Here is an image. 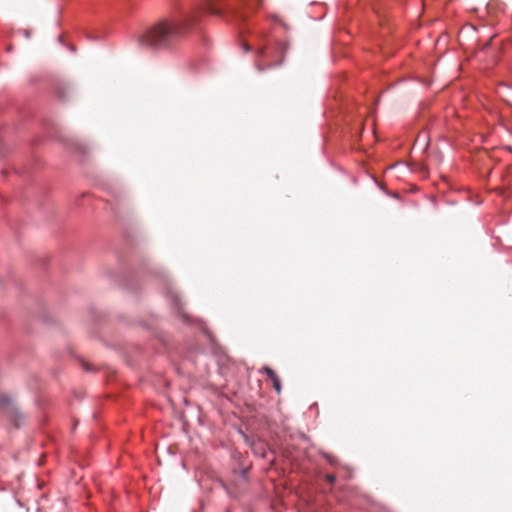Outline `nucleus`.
Here are the masks:
<instances>
[{
  "instance_id": "423d86ee",
  "label": "nucleus",
  "mask_w": 512,
  "mask_h": 512,
  "mask_svg": "<svg viewBox=\"0 0 512 512\" xmlns=\"http://www.w3.org/2000/svg\"><path fill=\"white\" fill-rule=\"evenodd\" d=\"M326 480L329 482V483H334L335 481V476L332 475V474H328L326 475Z\"/></svg>"
},
{
  "instance_id": "9b49d317",
  "label": "nucleus",
  "mask_w": 512,
  "mask_h": 512,
  "mask_svg": "<svg viewBox=\"0 0 512 512\" xmlns=\"http://www.w3.org/2000/svg\"><path fill=\"white\" fill-rule=\"evenodd\" d=\"M73 429H75V427L77 426L78 424V420L76 418H73Z\"/></svg>"
},
{
  "instance_id": "7ed1b4c3",
  "label": "nucleus",
  "mask_w": 512,
  "mask_h": 512,
  "mask_svg": "<svg viewBox=\"0 0 512 512\" xmlns=\"http://www.w3.org/2000/svg\"><path fill=\"white\" fill-rule=\"evenodd\" d=\"M264 373L268 376V378L272 381L274 389L277 391V393L281 392V381L278 375L275 373L273 369L270 367H264L263 368Z\"/></svg>"
},
{
  "instance_id": "9d476101",
  "label": "nucleus",
  "mask_w": 512,
  "mask_h": 512,
  "mask_svg": "<svg viewBox=\"0 0 512 512\" xmlns=\"http://www.w3.org/2000/svg\"><path fill=\"white\" fill-rule=\"evenodd\" d=\"M43 321H45L46 323H50V320L47 318V315L46 314H43Z\"/></svg>"
},
{
  "instance_id": "f03ea898",
  "label": "nucleus",
  "mask_w": 512,
  "mask_h": 512,
  "mask_svg": "<svg viewBox=\"0 0 512 512\" xmlns=\"http://www.w3.org/2000/svg\"><path fill=\"white\" fill-rule=\"evenodd\" d=\"M0 408L1 409H6V408L10 409L15 426H19V423L16 420L17 419H21L22 418V414L13 405V401H12L11 397H9L7 395L0 394Z\"/></svg>"
},
{
  "instance_id": "6e6552de",
  "label": "nucleus",
  "mask_w": 512,
  "mask_h": 512,
  "mask_svg": "<svg viewBox=\"0 0 512 512\" xmlns=\"http://www.w3.org/2000/svg\"><path fill=\"white\" fill-rule=\"evenodd\" d=\"M67 46L72 52H76V47L74 45L68 44Z\"/></svg>"
},
{
  "instance_id": "ddd939ff",
  "label": "nucleus",
  "mask_w": 512,
  "mask_h": 512,
  "mask_svg": "<svg viewBox=\"0 0 512 512\" xmlns=\"http://www.w3.org/2000/svg\"><path fill=\"white\" fill-rule=\"evenodd\" d=\"M264 51H265L264 48H260L259 51H258L259 55L263 56L264 55Z\"/></svg>"
},
{
  "instance_id": "0eeeda50",
  "label": "nucleus",
  "mask_w": 512,
  "mask_h": 512,
  "mask_svg": "<svg viewBox=\"0 0 512 512\" xmlns=\"http://www.w3.org/2000/svg\"><path fill=\"white\" fill-rule=\"evenodd\" d=\"M23 33H24V36H25L27 39H29V38L31 37V34H30V32H29L28 30H24V31H23Z\"/></svg>"
},
{
  "instance_id": "1a4fd4ad",
  "label": "nucleus",
  "mask_w": 512,
  "mask_h": 512,
  "mask_svg": "<svg viewBox=\"0 0 512 512\" xmlns=\"http://www.w3.org/2000/svg\"><path fill=\"white\" fill-rule=\"evenodd\" d=\"M63 39H64V35H63L62 33H61V34H59V35H58V41H59L60 43H63Z\"/></svg>"
},
{
  "instance_id": "20e7f679",
  "label": "nucleus",
  "mask_w": 512,
  "mask_h": 512,
  "mask_svg": "<svg viewBox=\"0 0 512 512\" xmlns=\"http://www.w3.org/2000/svg\"><path fill=\"white\" fill-rule=\"evenodd\" d=\"M46 80H47V84H48L49 88L52 91H54L55 93H57L58 96L61 98L62 92L60 89V85L56 81L55 77L53 75H48Z\"/></svg>"
},
{
  "instance_id": "4468645a",
  "label": "nucleus",
  "mask_w": 512,
  "mask_h": 512,
  "mask_svg": "<svg viewBox=\"0 0 512 512\" xmlns=\"http://www.w3.org/2000/svg\"><path fill=\"white\" fill-rule=\"evenodd\" d=\"M244 48H245L246 51L250 50V46L248 44H244Z\"/></svg>"
},
{
  "instance_id": "39448f33",
  "label": "nucleus",
  "mask_w": 512,
  "mask_h": 512,
  "mask_svg": "<svg viewBox=\"0 0 512 512\" xmlns=\"http://www.w3.org/2000/svg\"><path fill=\"white\" fill-rule=\"evenodd\" d=\"M209 12L215 15H219L222 12V7H218L217 5L210 4L209 5Z\"/></svg>"
},
{
  "instance_id": "2eb2a0df",
  "label": "nucleus",
  "mask_w": 512,
  "mask_h": 512,
  "mask_svg": "<svg viewBox=\"0 0 512 512\" xmlns=\"http://www.w3.org/2000/svg\"><path fill=\"white\" fill-rule=\"evenodd\" d=\"M281 63H282V60H280V61H279L277 64H275V65H272V64H271V65H268V67H273V66L281 65Z\"/></svg>"
},
{
  "instance_id": "f257e3e1",
  "label": "nucleus",
  "mask_w": 512,
  "mask_h": 512,
  "mask_svg": "<svg viewBox=\"0 0 512 512\" xmlns=\"http://www.w3.org/2000/svg\"><path fill=\"white\" fill-rule=\"evenodd\" d=\"M193 24L194 21L191 17H184L179 22L161 20L142 33L138 43L141 47L151 50L168 48Z\"/></svg>"
},
{
  "instance_id": "dca6fc26",
  "label": "nucleus",
  "mask_w": 512,
  "mask_h": 512,
  "mask_svg": "<svg viewBox=\"0 0 512 512\" xmlns=\"http://www.w3.org/2000/svg\"><path fill=\"white\" fill-rule=\"evenodd\" d=\"M327 459H328V461H329L330 463H333V460H332V458H331V457H327Z\"/></svg>"
},
{
  "instance_id": "f8f14e48",
  "label": "nucleus",
  "mask_w": 512,
  "mask_h": 512,
  "mask_svg": "<svg viewBox=\"0 0 512 512\" xmlns=\"http://www.w3.org/2000/svg\"><path fill=\"white\" fill-rule=\"evenodd\" d=\"M257 69L259 71H264L265 70V67L261 66L260 64H257Z\"/></svg>"
}]
</instances>
